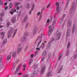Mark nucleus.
<instances>
[{"label": "nucleus", "mask_w": 77, "mask_h": 77, "mask_svg": "<svg viewBox=\"0 0 77 77\" xmlns=\"http://www.w3.org/2000/svg\"><path fill=\"white\" fill-rule=\"evenodd\" d=\"M43 35V34H42V33H41L40 34H39V38L41 39L40 40V41H39V44H40V43H41V42H42V35Z\"/></svg>", "instance_id": "7"}, {"label": "nucleus", "mask_w": 77, "mask_h": 77, "mask_svg": "<svg viewBox=\"0 0 77 77\" xmlns=\"http://www.w3.org/2000/svg\"><path fill=\"white\" fill-rule=\"evenodd\" d=\"M24 68H26V64H23V66H22Z\"/></svg>", "instance_id": "55"}, {"label": "nucleus", "mask_w": 77, "mask_h": 77, "mask_svg": "<svg viewBox=\"0 0 77 77\" xmlns=\"http://www.w3.org/2000/svg\"><path fill=\"white\" fill-rule=\"evenodd\" d=\"M11 59V55H8L7 57V60H9Z\"/></svg>", "instance_id": "19"}, {"label": "nucleus", "mask_w": 77, "mask_h": 77, "mask_svg": "<svg viewBox=\"0 0 77 77\" xmlns=\"http://www.w3.org/2000/svg\"><path fill=\"white\" fill-rule=\"evenodd\" d=\"M38 51H35V56H36L37 54H38Z\"/></svg>", "instance_id": "47"}, {"label": "nucleus", "mask_w": 77, "mask_h": 77, "mask_svg": "<svg viewBox=\"0 0 77 77\" xmlns=\"http://www.w3.org/2000/svg\"><path fill=\"white\" fill-rule=\"evenodd\" d=\"M10 30L8 31L7 34L8 38H10L12 36V35L11 34L13 33V31L15 30L14 28L11 27H10Z\"/></svg>", "instance_id": "1"}, {"label": "nucleus", "mask_w": 77, "mask_h": 77, "mask_svg": "<svg viewBox=\"0 0 77 77\" xmlns=\"http://www.w3.org/2000/svg\"><path fill=\"white\" fill-rule=\"evenodd\" d=\"M38 25H36L34 27L33 31L32 32V33L33 35H35L38 31Z\"/></svg>", "instance_id": "4"}, {"label": "nucleus", "mask_w": 77, "mask_h": 77, "mask_svg": "<svg viewBox=\"0 0 77 77\" xmlns=\"http://www.w3.org/2000/svg\"><path fill=\"white\" fill-rule=\"evenodd\" d=\"M0 5L1 6L3 5V2H2V0H0Z\"/></svg>", "instance_id": "44"}, {"label": "nucleus", "mask_w": 77, "mask_h": 77, "mask_svg": "<svg viewBox=\"0 0 77 77\" xmlns=\"http://www.w3.org/2000/svg\"><path fill=\"white\" fill-rule=\"evenodd\" d=\"M8 6H7L6 7H5V10H7L8 9Z\"/></svg>", "instance_id": "61"}, {"label": "nucleus", "mask_w": 77, "mask_h": 77, "mask_svg": "<svg viewBox=\"0 0 77 77\" xmlns=\"http://www.w3.org/2000/svg\"><path fill=\"white\" fill-rule=\"evenodd\" d=\"M23 49V48L22 47L20 48H18L17 50V52L18 53H20V52L22 51Z\"/></svg>", "instance_id": "10"}, {"label": "nucleus", "mask_w": 77, "mask_h": 77, "mask_svg": "<svg viewBox=\"0 0 77 77\" xmlns=\"http://www.w3.org/2000/svg\"><path fill=\"white\" fill-rule=\"evenodd\" d=\"M72 24V20L71 19H69L68 20L67 25L69 27L71 26Z\"/></svg>", "instance_id": "12"}, {"label": "nucleus", "mask_w": 77, "mask_h": 77, "mask_svg": "<svg viewBox=\"0 0 77 77\" xmlns=\"http://www.w3.org/2000/svg\"><path fill=\"white\" fill-rule=\"evenodd\" d=\"M12 56L13 57H16V51H15L13 52L12 54Z\"/></svg>", "instance_id": "16"}, {"label": "nucleus", "mask_w": 77, "mask_h": 77, "mask_svg": "<svg viewBox=\"0 0 77 77\" xmlns=\"http://www.w3.org/2000/svg\"><path fill=\"white\" fill-rule=\"evenodd\" d=\"M55 5L56 6V8H59V3L58 2H57Z\"/></svg>", "instance_id": "32"}, {"label": "nucleus", "mask_w": 77, "mask_h": 77, "mask_svg": "<svg viewBox=\"0 0 77 77\" xmlns=\"http://www.w3.org/2000/svg\"><path fill=\"white\" fill-rule=\"evenodd\" d=\"M54 38H52L51 39V41H50V43L52 42L53 41H54Z\"/></svg>", "instance_id": "53"}, {"label": "nucleus", "mask_w": 77, "mask_h": 77, "mask_svg": "<svg viewBox=\"0 0 77 77\" xmlns=\"http://www.w3.org/2000/svg\"><path fill=\"white\" fill-rule=\"evenodd\" d=\"M12 10L13 11V12H17V10H16L15 9H12Z\"/></svg>", "instance_id": "48"}, {"label": "nucleus", "mask_w": 77, "mask_h": 77, "mask_svg": "<svg viewBox=\"0 0 77 77\" xmlns=\"http://www.w3.org/2000/svg\"><path fill=\"white\" fill-rule=\"evenodd\" d=\"M2 21H3V19L2 17H0V22H2Z\"/></svg>", "instance_id": "56"}, {"label": "nucleus", "mask_w": 77, "mask_h": 77, "mask_svg": "<svg viewBox=\"0 0 77 77\" xmlns=\"http://www.w3.org/2000/svg\"><path fill=\"white\" fill-rule=\"evenodd\" d=\"M50 42H49V43L48 44V46H47V49H48L49 48V47L50 46Z\"/></svg>", "instance_id": "39"}, {"label": "nucleus", "mask_w": 77, "mask_h": 77, "mask_svg": "<svg viewBox=\"0 0 77 77\" xmlns=\"http://www.w3.org/2000/svg\"><path fill=\"white\" fill-rule=\"evenodd\" d=\"M17 29H16L14 30V33L13 36V38L14 37V36H15V33H17Z\"/></svg>", "instance_id": "21"}, {"label": "nucleus", "mask_w": 77, "mask_h": 77, "mask_svg": "<svg viewBox=\"0 0 77 77\" xmlns=\"http://www.w3.org/2000/svg\"><path fill=\"white\" fill-rule=\"evenodd\" d=\"M28 18L29 17H28V16H27V15H26L24 17V19L26 21H27V20H28Z\"/></svg>", "instance_id": "25"}, {"label": "nucleus", "mask_w": 77, "mask_h": 77, "mask_svg": "<svg viewBox=\"0 0 77 77\" xmlns=\"http://www.w3.org/2000/svg\"><path fill=\"white\" fill-rule=\"evenodd\" d=\"M32 7L31 8V10H32V11L33 10V9H34V7H35V4H34V3H32Z\"/></svg>", "instance_id": "28"}, {"label": "nucleus", "mask_w": 77, "mask_h": 77, "mask_svg": "<svg viewBox=\"0 0 77 77\" xmlns=\"http://www.w3.org/2000/svg\"><path fill=\"white\" fill-rule=\"evenodd\" d=\"M51 54H49L48 55V59H50V56H51Z\"/></svg>", "instance_id": "45"}, {"label": "nucleus", "mask_w": 77, "mask_h": 77, "mask_svg": "<svg viewBox=\"0 0 77 77\" xmlns=\"http://www.w3.org/2000/svg\"><path fill=\"white\" fill-rule=\"evenodd\" d=\"M11 22L12 23H15L16 22V17H14L12 18Z\"/></svg>", "instance_id": "11"}, {"label": "nucleus", "mask_w": 77, "mask_h": 77, "mask_svg": "<svg viewBox=\"0 0 77 77\" xmlns=\"http://www.w3.org/2000/svg\"><path fill=\"white\" fill-rule=\"evenodd\" d=\"M26 39V35L25 34L23 37L21 38L20 40L22 42H24V41H25Z\"/></svg>", "instance_id": "8"}, {"label": "nucleus", "mask_w": 77, "mask_h": 77, "mask_svg": "<svg viewBox=\"0 0 77 77\" xmlns=\"http://www.w3.org/2000/svg\"><path fill=\"white\" fill-rule=\"evenodd\" d=\"M38 68V65L37 64L34 65L32 67L33 71H35V70L36 69H37Z\"/></svg>", "instance_id": "13"}, {"label": "nucleus", "mask_w": 77, "mask_h": 77, "mask_svg": "<svg viewBox=\"0 0 77 77\" xmlns=\"http://www.w3.org/2000/svg\"><path fill=\"white\" fill-rule=\"evenodd\" d=\"M28 26H29V23H27L26 25L25 28L27 27H28Z\"/></svg>", "instance_id": "60"}, {"label": "nucleus", "mask_w": 77, "mask_h": 77, "mask_svg": "<svg viewBox=\"0 0 77 77\" xmlns=\"http://www.w3.org/2000/svg\"><path fill=\"white\" fill-rule=\"evenodd\" d=\"M45 9V8L44 7L43 9H42L41 10V12H39V15H40L39 17V20H41V18H42V12Z\"/></svg>", "instance_id": "6"}, {"label": "nucleus", "mask_w": 77, "mask_h": 77, "mask_svg": "<svg viewBox=\"0 0 77 77\" xmlns=\"http://www.w3.org/2000/svg\"><path fill=\"white\" fill-rule=\"evenodd\" d=\"M49 30L48 31V35H51L52 31L54 29V28H52V26L50 25L49 27Z\"/></svg>", "instance_id": "5"}, {"label": "nucleus", "mask_w": 77, "mask_h": 77, "mask_svg": "<svg viewBox=\"0 0 77 77\" xmlns=\"http://www.w3.org/2000/svg\"><path fill=\"white\" fill-rule=\"evenodd\" d=\"M56 20H54L52 23V26H51V27L52 28H53L54 29V27H55V26H56Z\"/></svg>", "instance_id": "15"}, {"label": "nucleus", "mask_w": 77, "mask_h": 77, "mask_svg": "<svg viewBox=\"0 0 77 77\" xmlns=\"http://www.w3.org/2000/svg\"><path fill=\"white\" fill-rule=\"evenodd\" d=\"M16 13L17 14L18 16H20L21 15V11H17Z\"/></svg>", "instance_id": "20"}, {"label": "nucleus", "mask_w": 77, "mask_h": 77, "mask_svg": "<svg viewBox=\"0 0 77 77\" xmlns=\"http://www.w3.org/2000/svg\"><path fill=\"white\" fill-rule=\"evenodd\" d=\"M60 10L61 9L60 8H56V11L58 13L60 12Z\"/></svg>", "instance_id": "22"}, {"label": "nucleus", "mask_w": 77, "mask_h": 77, "mask_svg": "<svg viewBox=\"0 0 77 77\" xmlns=\"http://www.w3.org/2000/svg\"><path fill=\"white\" fill-rule=\"evenodd\" d=\"M46 54V52L45 51H44V52H43L42 53V56H45Z\"/></svg>", "instance_id": "31"}, {"label": "nucleus", "mask_w": 77, "mask_h": 77, "mask_svg": "<svg viewBox=\"0 0 77 77\" xmlns=\"http://www.w3.org/2000/svg\"><path fill=\"white\" fill-rule=\"evenodd\" d=\"M5 32H2L1 33V36H5Z\"/></svg>", "instance_id": "34"}, {"label": "nucleus", "mask_w": 77, "mask_h": 77, "mask_svg": "<svg viewBox=\"0 0 77 77\" xmlns=\"http://www.w3.org/2000/svg\"><path fill=\"white\" fill-rule=\"evenodd\" d=\"M45 66H44L42 68V71H41L42 74L43 73L44 71H45Z\"/></svg>", "instance_id": "18"}, {"label": "nucleus", "mask_w": 77, "mask_h": 77, "mask_svg": "<svg viewBox=\"0 0 77 77\" xmlns=\"http://www.w3.org/2000/svg\"><path fill=\"white\" fill-rule=\"evenodd\" d=\"M63 18H61V20H60V24H61V23H62V22H63Z\"/></svg>", "instance_id": "43"}, {"label": "nucleus", "mask_w": 77, "mask_h": 77, "mask_svg": "<svg viewBox=\"0 0 77 77\" xmlns=\"http://www.w3.org/2000/svg\"><path fill=\"white\" fill-rule=\"evenodd\" d=\"M17 74L19 75H23V73L21 72H19L17 73Z\"/></svg>", "instance_id": "46"}, {"label": "nucleus", "mask_w": 77, "mask_h": 77, "mask_svg": "<svg viewBox=\"0 0 77 77\" xmlns=\"http://www.w3.org/2000/svg\"><path fill=\"white\" fill-rule=\"evenodd\" d=\"M32 11H33L32 10H31L29 11V15H31V14H32Z\"/></svg>", "instance_id": "52"}, {"label": "nucleus", "mask_w": 77, "mask_h": 77, "mask_svg": "<svg viewBox=\"0 0 77 77\" xmlns=\"http://www.w3.org/2000/svg\"><path fill=\"white\" fill-rule=\"evenodd\" d=\"M70 46V42H69L68 43L67 45V49H68L69 48V47Z\"/></svg>", "instance_id": "37"}, {"label": "nucleus", "mask_w": 77, "mask_h": 77, "mask_svg": "<svg viewBox=\"0 0 77 77\" xmlns=\"http://www.w3.org/2000/svg\"><path fill=\"white\" fill-rule=\"evenodd\" d=\"M7 27L8 28V27H9V26H10V22H8L7 23Z\"/></svg>", "instance_id": "40"}, {"label": "nucleus", "mask_w": 77, "mask_h": 77, "mask_svg": "<svg viewBox=\"0 0 77 77\" xmlns=\"http://www.w3.org/2000/svg\"><path fill=\"white\" fill-rule=\"evenodd\" d=\"M4 13L2 12L1 13L0 16L2 17H4Z\"/></svg>", "instance_id": "36"}, {"label": "nucleus", "mask_w": 77, "mask_h": 77, "mask_svg": "<svg viewBox=\"0 0 77 77\" xmlns=\"http://www.w3.org/2000/svg\"><path fill=\"white\" fill-rule=\"evenodd\" d=\"M77 57V54H76V55H74V58L75 59Z\"/></svg>", "instance_id": "58"}, {"label": "nucleus", "mask_w": 77, "mask_h": 77, "mask_svg": "<svg viewBox=\"0 0 77 77\" xmlns=\"http://www.w3.org/2000/svg\"><path fill=\"white\" fill-rule=\"evenodd\" d=\"M67 1L66 3V8L68 6V4L69 2V0H66Z\"/></svg>", "instance_id": "30"}, {"label": "nucleus", "mask_w": 77, "mask_h": 77, "mask_svg": "<svg viewBox=\"0 0 77 77\" xmlns=\"http://www.w3.org/2000/svg\"><path fill=\"white\" fill-rule=\"evenodd\" d=\"M23 77H29V76L27 75H24L22 76Z\"/></svg>", "instance_id": "49"}, {"label": "nucleus", "mask_w": 77, "mask_h": 77, "mask_svg": "<svg viewBox=\"0 0 77 77\" xmlns=\"http://www.w3.org/2000/svg\"><path fill=\"white\" fill-rule=\"evenodd\" d=\"M51 71L50 72H48L47 74V76L48 77H49L50 76V75L51 74Z\"/></svg>", "instance_id": "35"}, {"label": "nucleus", "mask_w": 77, "mask_h": 77, "mask_svg": "<svg viewBox=\"0 0 77 77\" xmlns=\"http://www.w3.org/2000/svg\"><path fill=\"white\" fill-rule=\"evenodd\" d=\"M69 30L68 29L67 32V37H69Z\"/></svg>", "instance_id": "24"}, {"label": "nucleus", "mask_w": 77, "mask_h": 77, "mask_svg": "<svg viewBox=\"0 0 77 77\" xmlns=\"http://www.w3.org/2000/svg\"><path fill=\"white\" fill-rule=\"evenodd\" d=\"M3 66V63L2 62H0V68H2Z\"/></svg>", "instance_id": "33"}, {"label": "nucleus", "mask_w": 77, "mask_h": 77, "mask_svg": "<svg viewBox=\"0 0 77 77\" xmlns=\"http://www.w3.org/2000/svg\"><path fill=\"white\" fill-rule=\"evenodd\" d=\"M12 6H13V5L12 4V3H11L9 4V8H10V9H11V8H12Z\"/></svg>", "instance_id": "27"}, {"label": "nucleus", "mask_w": 77, "mask_h": 77, "mask_svg": "<svg viewBox=\"0 0 77 77\" xmlns=\"http://www.w3.org/2000/svg\"><path fill=\"white\" fill-rule=\"evenodd\" d=\"M20 61V60L17 59L15 62L14 63L16 64H17Z\"/></svg>", "instance_id": "38"}, {"label": "nucleus", "mask_w": 77, "mask_h": 77, "mask_svg": "<svg viewBox=\"0 0 77 77\" xmlns=\"http://www.w3.org/2000/svg\"><path fill=\"white\" fill-rule=\"evenodd\" d=\"M7 42V39L5 38L4 39V41H3V44L5 45Z\"/></svg>", "instance_id": "29"}, {"label": "nucleus", "mask_w": 77, "mask_h": 77, "mask_svg": "<svg viewBox=\"0 0 77 77\" xmlns=\"http://www.w3.org/2000/svg\"><path fill=\"white\" fill-rule=\"evenodd\" d=\"M75 29V25H74L73 27V29H72V34H74V31Z\"/></svg>", "instance_id": "17"}, {"label": "nucleus", "mask_w": 77, "mask_h": 77, "mask_svg": "<svg viewBox=\"0 0 77 77\" xmlns=\"http://www.w3.org/2000/svg\"><path fill=\"white\" fill-rule=\"evenodd\" d=\"M20 3L19 2H17L15 4V8H17V6H18V5H20Z\"/></svg>", "instance_id": "26"}, {"label": "nucleus", "mask_w": 77, "mask_h": 77, "mask_svg": "<svg viewBox=\"0 0 77 77\" xmlns=\"http://www.w3.org/2000/svg\"><path fill=\"white\" fill-rule=\"evenodd\" d=\"M38 70H35L32 74V76H35L37 75L38 73Z\"/></svg>", "instance_id": "14"}, {"label": "nucleus", "mask_w": 77, "mask_h": 77, "mask_svg": "<svg viewBox=\"0 0 77 77\" xmlns=\"http://www.w3.org/2000/svg\"><path fill=\"white\" fill-rule=\"evenodd\" d=\"M50 5V3H49V4L47 6V8H48L49 7Z\"/></svg>", "instance_id": "63"}, {"label": "nucleus", "mask_w": 77, "mask_h": 77, "mask_svg": "<svg viewBox=\"0 0 77 77\" xmlns=\"http://www.w3.org/2000/svg\"><path fill=\"white\" fill-rule=\"evenodd\" d=\"M20 68L21 67H20V65H19L16 69V72H15V74H17V72L20 71Z\"/></svg>", "instance_id": "9"}, {"label": "nucleus", "mask_w": 77, "mask_h": 77, "mask_svg": "<svg viewBox=\"0 0 77 77\" xmlns=\"http://www.w3.org/2000/svg\"><path fill=\"white\" fill-rule=\"evenodd\" d=\"M77 5L75 4V2H73L72 3V8H70V13H71L73 11L75 10L76 8V6Z\"/></svg>", "instance_id": "3"}, {"label": "nucleus", "mask_w": 77, "mask_h": 77, "mask_svg": "<svg viewBox=\"0 0 77 77\" xmlns=\"http://www.w3.org/2000/svg\"><path fill=\"white\" fill-rule=\"evenodd\" d=\"M10 13L11 14H14V11L12 10V9H11V11L10 12Z\"/></svg>", "instance_id": "42"}, {"label": "nucleus", "mask_w": 77, "mask_h": 77, "mask_svg": "<svg viewBox=\"0 0 77 77\" xmlns=\"http://www.w3.org/2000/svg\"><path fill=\"white\" fill-rule=\"evenodd\" d=\"M26 8H27V9H29L30 8V4H29V3H28L26 5Z\"/></svg>", "instance_id": "23"}, {"label": "nucleus", "mask_w": 77, "mask_h": 77, "mask_svg": "<svg viewBox=\"0 0 77 77\" xmlns=\"http://www.w3.org/2000/svg\"><path fill=\"white\" fill-rule=\"evenodd\" d=\"M32 62H33V60H31L30 61V62H29V65H30V64H31V63H32Z\"/></svg>", "instance_id": "50"}, {"label": "nucleus", "mask_w": 77, "mask_h": 77, "mask_svg": "<svg viewBox=\"0 0 77 77\" xmlns=\"http://www.w3.org/2000/svg\"><path fill=\"white\" fill-rule=\"evenodd\" d=\"M45 60V59L44 58V57H42V58L41 61H43Z\"/></svg>", "instance_id": "62"}, {"label": "nucleus", "mask_w": 77, "mask_h": 77, "mask_svg": "<svg viewBox=\"0 0 77 77\" xmlns=\"http://www.w3.org/2000/svg\"><path fill=\"white\" fill-rule=\"evenodd\" d=\"M62 54H60V55L59 56V58H58L59 60L61 58V57L62 56Z\"/></svg>", "instance_id": "41"}, {"label": "nucleus", "mask_w": 77, "mask_h": 77, "mask_svg": "<svg viewBox=\"0 0 77 77\" xmlns=\"http://www.w3.org/2000/svg\"><path fill=\"white\" fill-rule=\"evenodd\" d=\"M26 20H25L24 19H23L22 21V23H24L25 22H26Z\"/></svg>", "instance_id": "54"}, {"label": "nucleus", "mask_w": 77, "mask_h": 77, "mask_svg": "<svg viewBox=\"0 0 77 77\" xmlns=\"http://www.w3.org/2000/svg\"><path fill=\"white\" fill-rule=\"evenodd\" d=\"M17 10H18V11L20 10V7L19 6H18L16 7Z\"/></svg>", "instance_id": "59"}, {"label": "nucleus", "mask_w": 77, "mask_h": 77, "mask_svg": "<svg viewBox=\"0 0 77 77\" xmlns=\"http://www.w3.org/2000/svg\"><path fill=\"white\" fill-rule=\"evenodd\" d=\"M60 31L59 29H58L55 34V36H56V39L57 40L59 39L60 38L61 33V32H60Z\"/></svg>", "instance_id": "2"}, {"label": "nucleus", "mask_w": 77, "mask_h": 77, "mask_svg": "<svg viewBox=\"0 0 77 77\" xmlns=\"http://www.w3.org/2000/svg\"><path fill=\"white\" fill-rule=\"evenodd\" d=\"M39 39V38H38L35 41V43H38V41Z\"/></svg>", "instance_id": "57"}, {"label": "nucleus", "mask_w": 77, "mask_h": 77, "mask_svg": "<svg viewBox=\"0 0 77 77\" xmlns=\"http://www.w3.org/2000/svg\"><path fill=\"white\" fill-rule=\"evenodd\" d=\"M50 22V20L49 19H48L47 21V23H49Z\"/></svg>", "instance_id": "64"}, {"label": "nucleus", "mask_w": 77, "mask_h": 77, "mask_svg": "<svg viewBox=\"0 0 77 77\" xmlns=\"http://www.w3.org/2000/svg\"><path fill=\"white\" fill-rule=\"evenodd\" d=\"M16 65H17V64H16L14 63H13V66L14 68H15L16 67Z\"/></svg>", "instance_id": "51"}]
</instances>
